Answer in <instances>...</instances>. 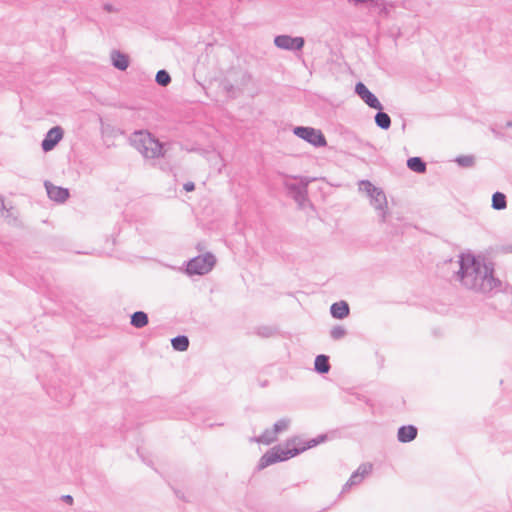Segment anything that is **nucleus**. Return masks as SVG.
<instances>
[{
    "instance_id": "f257e3e1",
    "label": "nucleus",
    "mask_w": 512,
    "mask_h": 512,
    "mask_svg": "<svg viewBox=\"0 0 512 512\" xmlns=\"http://www.w3.org/2000/svg\"><path fill=\"white\" fill-rule=\"evenodd\" d=\"M457 278L461 284L476 293L492 297L502 293L508 305L512 303V286L494 275V264L481 261L472 254H463L459 260Z\"/></svg>"
},
{
    "instance_id": "f03ea898",
    "label": "nucleus",
    "mask_w": 512,
    "mask_h": 512,
    "mask_svg": "<svg viewBox=\"0 0 512 512\" xmlns=\"http://www.w3.org/2000/svg\"><path fill=\"white\" fill-rule=\"evenodd\" d=\"M129 141L146 159H155L164 156L163 144L147 131L138 130L133 132Z\"/></svg>"
},
{
    "instance_id": "7ed1b4c3",
    "label": "nucleus",
    "mask_w": 512,
    "mask_h": 512,
    "mask_svg": "<svg viewBox=\"0 0 512 512\" xmlns=\"http://www.w3.org/2000/svg\"><path fill=\"white\" fill-rule=\"evenodd\" d=\"M292 132L298 139L304 140L315 148L327 146L326 137L320 129L311 126H295Z\"/></svg>"
},
{
    "instance_id": "20e7f679",
    "label": "nucleus",
    "mask_w": 512,
    "mask_h": 512,
    "mask_svg": "<svg viewBox=\"0 0 512 512\" xmlns=\"http://www.w3.org/2000/svg\"><path fill=\"white\" fill-rule=\"evenodd\" d=\"M216 263L215 256L207 252L204 255H199L187 262L186 272L188 275H204L212 270Z\"/></svg>"
},
{
    "instance_id": "39448f33",
    "label": "nucleus",
    "mask_w": 512,
    "mask_h": 512,
    "mask_svg": "<svg viewBox=\"0 0 512 512\" xmlns=\"http://www.w3.org/2000/svg\"><path fill=\"white\" fill-rule=\"evenodd\" d=\"M328 440L327 434H320L311 439H302L299 436L290 437V458L296 457L306 450L316 447Z\"/></svg>"
},
{
    "instance_id": "423d86ee",
    "label": "nucleus",
    "mask_w": 512,
    "mask_h": 512,
    "mask_svg": "<svg viewBox=\"0 0 512 512\" xmlns=\"http://www.w3.org/2000/svg\"><path fill=\"white\" fill-rule=\"evenodd\" d=\"M288 460V443L286 447L274 446L264 453L256 466V471H261L273 464Z\"/></svg>"
},
{
    "instance_id": "0eeeda50",
    "label": "nucleus",
    "mask_w": 512,
    "mask_h": 512,
    "mask_svg": "<svg viewBox=\"0 0 512 512\" xmlns=\"http://www.w3.org/2000/svg\"><path fill=\"white\" fill-rule=\"evenodd\" d=\"M288 428V420L283 418L277 421L271 429H266L261 435L250 438V442H256L259 444L270 445L277 440V436L280 432L285 431Z\"/></svg>"
},
{
    "instance_id": "6e6552de",
    "label": "nucleus",
    "mask_w": 512,
    "mask_h": 512,
    "mask_svg": "<svg viewBox=\"0 0 512 512\" xmlns=\"http://www.w3.org/2000/svg\"><path fill=\"white\" fill-rule=\"evenodd\" d=\"M309 178H300L299 184L290 183V197L303 209L306 205L311 206L307 195V186L310 183Z\"/></svg>"
},
{
    "instance_id": "1a4fd4ad",
    "label": "nucleus",
    "mask_w": 512,
    "mask_h": 512,
    "mask_svg": "<svg viewBox=\"0 0 512 512\" xmlns=\"http://www.w3.org/2000/svg\"><path fill=\"white\" fill-rule=\"evenodd\" d=\"M355 93L370 108L382 110L383 106L379 99L372 93L363 82H357L355 85Z\"/></svg>"
},
{
    "instance_id": "9d476101",
    "label": "nucleus",
    "mask_w": 512,
    "mask_h": 512,
    "mask_svg": "<svg viewBox=\"0 0 512 512\" xmlns=\"http://www.w3.org/2000/svg\"><path fill=\"white\" fill-rule=\"evenodd\" d=\"M369 198L371 206L374 207L380 217V221L385 222L388 214V205L384 191L378 188Z\"/></svg>"
},
{
    "instance_id": "9b49d317",
    "label": "nucleus",
    "mask_w": 512,
    "mask_h": 512,
    "mask_svg": "<svg viewBox=\"0 0 512 512\" xmlns=\"http://www.w3.org/2000/svg\"><path fill=\"white\" fill-rule=\"evenodd\" d=\"M64 130L60 126H54L48 130L44 139L41 142V148L44 152L53 150L56 145L62 140Z\"/></svg>"
},
{
    "instance_id": "f8f14e48",
    "label": "nucleus",
    "mask_w": 512,
    "mask_h": 512,
    "mask_svg": "<svg viewBox=\"0 0 512 512\" xmlns=\"http://www.w3.org/2000/svg\"><path fill=\"white\" fill-rule=\"evenodd\" d=\"M372 468L373 466L370 463L361 464L357 470L352 473L348 481L343 485L342 493L348 491L352 486L360 484L365 476L371 473Z\"/></svg>"
},
{
    "instance_id": "ddd939ff",
    "label": "nucleus",
    "mask_w": 512,
    "mask_h": 512,
    "mask_svg": "<svg viewBox=\"0 0 512 512\" xmlns=\"http://www.w3.org/2000/svg\"><path fill=\"white\" fill-rule=\"evenodd\" d=\"M45 188L48 197L58 203H64L69 198V190L67 188L58 187L53 185L51 182H45Z\"/></svg>"
},
{
    "instance_id": "4468645a",
    "label": "nucleus",
    "mask_w": 512,
    "mask_h": 512,
    "mask_svg": "<svg viewBox=\"0 0 512 512\" xmlns=\"http://www.w3.org/2000/svg\"><path fill=\"white\" fill-rule=\"evenodd\" d=\"M418 428L415 425H402L397 431V440L400 443H409L416 439Z\"/></svg>"
},
{
    "instance_id": "2eb2a0df",
    "label": "nucleus",
    "mask_w": 512,
    "mask_h": 512,
    "mask_svg": "<svg viewBox=\"0 0 512 512\" xmlns=\"http://www.w3.org/2000/svg\"><path fill=\"white\" fill-rule=\"evenodd\" d=\"M350 313V307L349 304L346 301H338L334 302L330 306V314L334 319H344L346 318Z\"/></svg>"
},
{
    "instance_id": "dca6fc26",
    "label": "nucleus",
    "mask_w": 512,
    "mask_h": 512,
    "mask_svg": "<svg viewBox=\"0 0 512 512\" xmlns=\"http://www.w3.org/2000/svg\"><path fill=\"white\" fill-rule=\"evenodd\" d=\"M111 60H112V65L120 71H125L129 66L128 55H126L118 50H113L111 52Z\"/></svg>"
},
{
    "instance_id": "f3484780",
    "label": "nucleus",
    "mask_w": 512,
    "mask_h": 512,
    "mask_svg": "<svg viewBox=\"0 0 512 512\" xmlns=\"http://www.w3.org/2000/svg\"><path fill=\"white\" fill-rule=\"evenodd\" d=\"M331 369L329 356L325 354H319L314 360V371L320 375L329 373Z\"/></svg>"
},
{
    "instance_id": "a211bd4d",
    "label": "nucleus",
    "mask_w": 512,
    "mask_h": 512,
    "mask_svg": "<svg viewBox=\"0 0 512 512\" xmlns=\"http://www.w3.org/2000/svg\"><path fill=\"white\" fill-rule=\"evenodd\" d=\"M406 164L411 171L419 174H423L427 170L426 162L418 156L408 158Z\"/></svg>"
},
{
    "instance_id": "6ab92c4d",
    "label": "nucleus",
    "mask_w": 512,
    "mask_h": 512,
    "mask_svg": "<svg viewBox=\"0 0 512 512\" xmlns=\"http://www.w3.org/2000/svg\"><path fill=\"white\" fill-rule=\"evenodd\" d=\"M148 322V315L144 311H136L130 317V324L138 329L145 327Z\"/></svg>"
},
{
    "instance_id": "aec40b11",
    "label": "nucleus",
    "mask_w": 512,
    "mask_h": 512,
    "mask_svg": "<svg viewBox=\"0 0 512 512\" xmlns=\"http://www.w3.org/2000/svg\"><path fill=\"white\" fill-rule=\"evenodd\" d=\"M374 120L377 127L382 130H388L391 126V118L383 109L377 110Z\"/></svg>"
},
{
    "instance_id": "412c9836",
    "label": "nucleus",
    "mask_w": 512,
    "mask_h": 512,
    "mask_svg": "<svg viewBox=\"0 0 512 512\" xmlns=\"http://www.w3.org/2000/svg\"><path fill=\"white\" fill-rule=\"evenodd\" d=\"M305 39L303 37H291L290 36V52H294L295 56L302 60L301 50L304 47Z\"/></svg>"
},
{
    "instance_id": "4be33fe9",
    "label": "nucleus",
    "mask_w": 512,
    "mask_h": 512,
    "mask_svg": "<svg viewBox=\"0 0 512 512\" xmlns=\"http://www.w3.org/2000/svg\"><path fill=\"white\" fill-rule=\"evenodd\" d=\"M172 348L184 352L189 348V338L186 335H178L171 339Z\"/></svg>"
},
{
    "instance_id": "5701e85b",
    "label": "nucleus",
    "mask_w": 512,
    "mask_h": 512,
    "mask_svg": "<svg viewBox=\"0 0 512 512\" xmlns=\"http://www.w3.org/2000/svg\"><path fill=\"white\" fill-rule=\"evenodd\" d=\"M492 208L495 210H503L507 207L506 195L502 192L496 191L492 195Z\"/></svg>"
},
{
    "instance_id": "b1692460",
    "label": "nucleus",
    "mask_w": 512,
    "mask_h": 512,
    "mask_svg": "<svg viewBox=\"0 0 512 512\" xmlns=\"http://www.w3.org/2000/svg\"><path fill=\"white\" fill-rule=\"evenodd\" d=\"M221 88L230 98H236L240 95L241 90L239 87L234 86L228 79L221 82Z\"/></svg>"
},
{
    "instance_id": "393cba45",
    "label": "nucleus",
    "mask_w": 512,
    "mask_h": 512,
    "mask_svg": "<svg viewBox=\"0 0 512 512\" xmlns=\"http://www.w3.org/2000/svg\"><path fill=\"white\" fill-rule=\"evenodd\" d=\"M155 82L159 86L166 87L171 83V76L165 69H161L156 73Z\"/></svg>"
},
{
    "instance_id": "a878e982",
    "label": "nucleus",
    "mask_w": 512,
    "mask_h": 512,
    "mask_svg": "<svg viewBox=\"0 0 512 512\" xmlns=\"http://www.w3.org/2000/svg\"><path fill=\"white\" fill-rule=\"evenodd\" d=\"M455 162L463 168H470L474 165L475 159L472 155H460L457 156Z\"/></svg>"
},
{
    "instance_id": "bb28decb",
    "label": "nucleus",
    "mask_w": 512,
    "mask_h": 512,
    "mask_svg": "<svg viewBox=\"0 0 512 512\" xmlns=\"http://www.w3.org/2000/svg\"><path fill=\"white\" fill-rule=\"evenodd\" d=\"M278 330L272 326H261L257 328V335L268 338L277 335Z\"/></svg>"
},
{
    "instance_id": "cd10ccee",
    "label": "nucleus",
    "mask_w": 512,
    "mask_h": 512,
    "mask_svg": "<svg viewBox=\"0 0 512 512\" xmlns=\"http://www.w3.org/2000/svg\"><path fill=\"white\" fill-rule=\"evenodd\" d=\"M379 187L373 185L369 180H361L359 182V189L364 191L369 197L377 191Z\"/></svg>"
},
{
    "instance_id": "c85d7f7f",
    "label": "nucleus",
    "mask_w": 512,
    "mask_h": 512,
    "mask_svg": "<svg viewBox=\"0 0 512 512\" xmlns=\"http://www.w3.org/2000/svg\"><path fill=\"white\" fill-rule=\"evenodd\" d=\"M346 329L343 326L337 325L330 330V336L333 340H340L346 335Z\"/></svg>"
},
{
    "instance_id": "c756f323",
    "label": "nucleus",
    "mask_w": 512,
    "mask_h": 512,
    "mask_svg": "<svg viewBox=\"0 0 512 512\" xmlns=\"http://www.w3.org/2000/svg\"><path fill=\"white\" fill-rule=\"evenodd\" d=\"M274 44L281 49L288 50V35H278L274 39Z\"/></svg>"
},
{
    "instance_id": "7c9ffc66",
    "label": "nucleus",
    "mask_w": 512,
    "mask_h": 512,
    "mask_svg": "<svg viewBox=\"0 0 512 512\" xmlns=\"http://www.w3.org/2000/svg\"><path fill=\"white\" fill-rule=\"evenodd\" d=\"M103 9L108 12V13H113V12H118L119 9L118 8H115L112 4L110 3H105L103 5Z\"/></svg>"
},
{
    "instance_id": "2f4dec72",
    "label": "nucleus",
    "mask_w": 512,
    "mask_h": 512,
    "mask_svg": "<svg viewBox=\"0 0 512 512\" xmlns=\"http://www.w3.org/2000/svg\"><path fill=\"white\" fill-rule=\"evenodd\" d=\"M184 190L187 192H191L195 190V184L193 182H187L183 186Z\"/></svg>"
},
{
    "instance_id": "473e14b6",
    "label": "nucleus",
    "mask_w": 512,
    "mask_h": 512,
    "mask_svg": "<svg viewBox=\"0 0 512 512\" xmlns=\"http://www.w3.org/2000/svg\"><path fill=\"white\" fill-rule=\"evenodd\" d=\"M62 499L67 504L71 505L73 503V497L71 495H64L62 496Z\"/></svg>"
},
{
    "instance_id": "72a5a7b5",
    "label": "nucleus",
    "mask_w": 512,
    "mask_h": 512,
    "mask_svg": "<svg viewBox=\"0 0 512 512\" xmlns=\"http://www.w3.org/2000/svg\"><path fill=\"white\" fill-rule=\"evenodd\" d=\"M0 207L2 210H5L6 209V206H5V203H4V199L3 197L0 195Z\"/></svg>"
},
{
    "instance_id": "f704fd0d",
    "label": "nucleus",
    "mask_w": 512,
    "mask_h": 512,
    "mask_svg": "<svg viewBox=\"0 0 512 512\" xmlns=\"http://www.w3.org/2000/svg\"><path fill=\"white\" fill-rule=\"evenodd\" d=\"M504 250H505L506 252H510V253H512V244L505 246Z\"/></svg>"
},
{
    "instance_id": "c9c22d12",
    "label": "nucleus",
    "mask_w": 512,
    "mask_h": 512,
    "mask_svg": "<svg viewBox=\"0 0 512 512\" xmlns=\"http://www.w3.org/2000/svg\"><path fill=\"white\" fill-rule=\"evenodd\" d=\"M283 183L285 187H288V180L285 179Z\"/></svg>"
},
{
    "instance_id": "e433bc0d",
    "label": "nucleus",
    "mask_w": 512,
    "mask_h": 512,
    "mask_svg": "<svg viewBox=\"0 0 512 512\" xmlns=\"http://www.w3.org/2000/svg\"><path fill=\"white\" fill-rule=\"evenodd\" d=\"M508 126L512 127V121L508 123Z\"/></svg>"
}]
</instances>
